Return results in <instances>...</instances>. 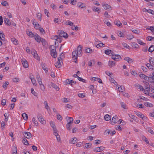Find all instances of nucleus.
<instances>
[{"instance_id":"obj_1","label":"nucleus","mask_w":154,"mask_h":154,"mask_svg":"<svg viewBox=\"0 0 154 154\" xmlns=\"http://www.w3.org/2000/svg\"><path fill=\"white\" fill-rule=\"evenodd\" d=\"M50 48L51 49V56L54 58H56L57 56V53L56 52L55 47L54 46H51Z\"/></svg>"},{"instance_id":"obj_2","label":"nucleus","mask_w":154,"mask_h":154,"mask_svg":"<svg viewBox=\"0 0 154 154\" xmlns=\"http://www.w3.org/2000/svg\"><path fill=\"white\" fill-rule=\"evenodd\" d=\"M145 89H144L143 92L146 94H149V92L151 89L150 85L149 83H146L144 86Z\"/></svg>"},{"instance_id":"obj_3","label":"nucleus","mask_w":154,"mask_h":154,"mask_svg":"<svg viewBox=\"0 0 154 154\" xmlns=\"http://www.w3.org/2000/svg\"><path fill=\"white\" fill-rule=\"evenodd\" d=\"M59 36L61 37H63L66 38L68 37V34L63 30H58L57 32Z\"/></svg>"},{"instance_id":"obj_4","label":"nucleus","mask_w":154,"mask_h":154,"mask_svg":"<svg viewBox=\"0 0 154 154\" xmlns=\"http://www.w3.org/2000/svg\"><path fill=\"white\" fill-rule=\"evenodd\" d=\"M72 58L73 61L77 63L78 57L79 56V55H78L77 52H76V51H74L72 53Z\"/></svg>"},{"instance_id":"obj_5","label":"nucleus","mask_w":154,"mask_h":154,"mask_svg":"<svg viewBox=\"0 0 154 154\" xmlns=\"http://www.w3.org/2000/svg\"><path fill=\"white\" fill-rule=\"evenodd\" d=\"M37 118L39 121L42 124H45L46 123V121L43 119L42 115L41 114H39L38 115Z\"/></svg>"},{"instance_id":"obj_6","label":"nucleus","mask_w":154,"mask_h":154,"mask_svg":"<svg viewBox=\"0 0 154 154\" xmlns=\"http://www.w3.org/2000/svg\"><path fill=\"white\" fill-rule=\"evenodd\" d=\"M139 76L141 78L143 79L146 80H148L149 82H151L149 80L150 79V77H148L144 74L142 73L141 72H139Z\"/></svg>"},{"instance_id":"obj_7","label":"nucleus","mask_w":154,"mask_h":154,"mask_svg":"<svg viewBox=\"0 0 154 154\" xmlns=\"http://www.w3.org/2000/svg\"><path fill=\"white\" fill-rule=\"evenodd\" d=\"M112 58L116 61H118L121 59V57L120 55L115 54L114 53L112 56Z\"/></svg>"},{"instance_id":"obj_8","label":"nucleus","mask_w":154,"mask_h":154,"mask_svg":"<svg viewBox=\"0 0 154 154\" xmlns=\"http://www.w3.org/2000/svg\"><path fill=\"white\" fill-rule=\"evenodd\" d=\"M82 51V47L80 45H79L77 47V51H76V52H77L78 55H79V56L80 57L82 55L81 54Z\"/></svg>"},{"instance_id":"obj_9","label":"nucleus","mask_w":154,"mask_h":154,"mask_svg":"<svg viewBox=\"0 0 154 154\" xmlns=\"http://www.w3.org/2000/svg\"><path fill=\"white\" fill-rule=\"evenodd\" d=\"M22 64L23 66L25 68H27L28 67V62L25 59H23L21 60Z\"/></svg>"},{"instance_id":"obj_10","label":"nucleus","mask_w":154,"mask_h":154,"mask_svg":"<svg viewBox=\"0 0 154 154\" xmlns=\"http://www.w3.org/2000/svg\"><path fill=\"white\" fill-rule=\"evenodd\" d=\"M66 84L71 85V86L75 85L76 82L75 81H74L72 80H70L69 79H67L66 80Z\"/></svg>"},{"instance_id":"obj_11","label":"nucleus","mask_w":154,"mask_h":154,"mask_svg":"<svg viewBox=\"0 0 154 154\" xmlns=\"http://www.w3.org/2000/svg\"><path fill=\"white\" fill-rule=\"evenodd\" d=\"M24 137L27 138H30L32 137V134L30 132H25L23 134Z\"/></svg>"},{"instance_id":"obj_12","label":"nucleus","mask_w":154,"mask_h":154,"mask_svg":"<svg viewBox=\"0 0 154 154\" xmlns=\"http://www.w3.org/2000/svg\"><path fill=\"white\" fill-rule=\"evenodd\" d=\"M35 40L37 42L39 43L41 41L42 38L41 37L38 35L37 34L35 33Z\"/></svg>"},{"instance_id":"obj_13","label":"nucleus","mask_w":154,"mask_h":154,"mask_svg":"<svg viewBox=\"0 0 154 154\" xmlns=\"http://www.w3.org/2000/svg\"><path fill=\"white\" fill-rule=\"evenodd\" d=\"M105 53L108 55L110 56L114 54V52L112 51L111 50L109 49H107L105 50Z\"/></svg>"},{"instance_id":"obj_14","label":"nucleus","mask_w":154,"mask_h":154,"mask_svg":"<svg viewBox=\"0 0 154 154\" xmlns=\"http://www.w3.org/2000/svg\"><path fill=\"white\" fill-rule=\"evenodd\" d=\"M32 54L35 58H36L38 60H40V57L38 56V54L36 51L32 52Z\"/></svg>"},{"instance_id":"obj_15","label":"nucleus","mask_w":154,"mask_h":154,"mask_svg":"<svg viewBox=\"0 0 154 154\" xmlns=\"http://www.w3.org/2000/svg\"><path fill=\"white\" fill-rule=\"evenodd\" d=\"M62 60L61 61L58 60L57 63H56L55 66L56 68H60L62 66V63H63Z\"/></svg>"},{"instance_id":"obj_16","label":"nucleus","mask_w":154,"mask_h":154,"mask_svg":"<svg viewBox=\"0 0 154 154\" xmlns=\"http://www.w3.org/2000/svg\"><path fill=\"white\" fill-rule=\"evenodd\" d=\"M4 20L5 23L8 26H10L11 24L10 21L8 18L6 17H4Z\"/></svg>"},{"instance_id":"obj_17","label":"nucleus","mask_w":154,"mask_h":154,"mask_svg":"<svg viewBox=\"0 0 154 154\" xmlns=\"http://www.w3.org/2000/svg\"><path fill=\"white\" fill-rule=\"evenodd\" d=\"M77 6L80 8H83L85 7V5L82 2H78L77 4Z\"/></svg>"},{"instance_id":"obj_18","label":"nucleus","mask_w":154,"mask_h":154,"mask_svg":"<svg viewBox=\"0 0 154 154\" xmlns=\"http://www.w3.org/2000/svg\"><path fill=\"white\" fill-rule=\"evenodd\" d=\"M92 9L94 11L98 12V13L100 12V9L95 6H94L92 8Z\"/></svg>"},{"instance_id":"obj_19","label":"nucleus","mask_w":154,"mask_h":154,"mask_svg":"<svg viewBox=\"0 0 154 154\" xmlns=\"http://www.w3.org/2000/svg\"><path fill=\"white\" fill-rule=\"evenodd\" d=\"M77 140V139L76 137H74L72 138L69 140V143L74 144L76 142Z\"/></svg>"},{"instance_id":"obj_20","label":"nucleus","mask_w":154,"mask_h":154,"mask_svg":"<svg viewBox=\"0 0 154 154\" xmlns=\"http://www.w3.org/2000/svg\"><path fill=\"white\" fill-rule=\"evenodd\" d=\"M117 118V116H115L113 117L112 120V125L115 124L116 123V121H117V120H116V119Z\"/></svg>"},{"instance_id":"obj_21","label":"nucleus","mask_w":154,"mask_h":154,"mask_svg":"<svg viewBox=\"0 0 154 154\" xmlns=\"http://www.w3.org/2000/svg\"><path fill=\"white\" fill-rule=\"evenodd\" d=\"M116 63L115 61H109L108 62V65L110 67H112L115 65Z\"/></svg>"},{"instance_id":"obj_22","label":"nucleus","mask_w":154,"mask_h":154,"mask_svg":"<svg viewBox=\"0 0 154 154\" xmlns=\"http://www.w3.org/2000/svg\"><path fill=\"white\" fill-rule=\"evenodd\" d=\"M102 6L104 8V9L105 10L107 9H110L111 8V7L109 5L107 4H102Z\"/></svg>"},{"instance_id":"obj_23","label":"nucleus","mask_w":154,"mask_h":154,"mask_svg":"<svg viewBox=\"0 0 154 154\" xmlns=\"http://www.w3.org/2000/svg\"><path fill=\"white\" fill-rule=\"evenodd\" d=\"M11 40L14 45H17L18 44V40L16 39L15 38H11Z\"/></svg>"},{"instance_id":"obj_24","label":"nucleus","mask_w":154,"mask_h":154,"mask_svg":"<svg viewBox=\"0 0 154 154\" xmlns=\"http://www.w3.org/2000/svg\"><path fill=\"white\" fill-rule=\"evenodd\" d=\"M32 23L34 26V28L36 29H39L40 27L41 26L38 23H35V22H33Z\"/></svg>"},{"instance_id":"obj_25","label":"nucleus","mask_w":154,"mask_h":154,"mask_svg":"<svg viewBox=\"0 0 154 154\" xmlns=\"http://www.w3.org/2000/svg\"><path fill=\"white\" fill-rule=\"evenodd\" d=\"M5 35L0 31V38L3 41L5 40Z\"/></svg>"},{"instance_id":"obj_26","label":"nucleus","mask_w":154,"mask_h":154,"mask_svg":"<svg viewBox=\"0 0 154 154\" xmlns=\"http://www.w3.org/2000/svg\"><path fill=\"white\" fill-rule=\"evenodd\" d=\"M124 60L127 61L129 63L133 62V60L128 57H126L124 58Z\"/></svg>"},{"instance_id":"obj_27","label":"nucleus","mask_w":154,"mask_h":154,"mask_svg":"<svg viewBox=\"0 0 154 154\" xmlns=\"http://www.w3.org/2000/svg\"><path fill=\"white\" fill-rule=\"evenodd\" d=\"M131 46L132 47L135 48H138L139 46L135 42H132L131 43Z\"/></svg>"},{"instance_id":"obj_28","label":"nucleus","mask_w":154,"mask_h":154,"mask_svg":"<svg viewBox=\"0 0 154 154\" xmlns=\"http://www.w3.org/2000/svg\"><path fill=\"white\" fill-rule=\"evenodd\" d=\"M144 105L147 107H152L153 106V105L148 102H146L144 103Z\"/></svg>"},{"instance_id":"obj_29","label":"nucleus","mask_w":154,"mask_h":154,"mask_svg":"<svg viewBox=\"0 0 154 154\" xmlns=\"http://www.w3.org/2000/svg\"><path fill=\"white\" fill-rule=\"evenodd\" d=\"M23 143L26 145H29L27 140L26 138H24L22 140Z\"/></svg>"},{"instance_id":"obj_30","label":"nucleus","mask_w":154,"mask_h":154,"mask_svg":"<svg viewBox=\"0 0 154 154\" xmlns=\"http://www.w3.org/2000/svg\"><path fill=\"white\" fill-rule=\"evenodd\" d=\"M27 34L29 37L31 38L35 37V34H33L32 32H29L27 33Z\"/></svg>"},{"instance_id":"obj_31","label":"nucleus","mask_w":154,"mask_h":154,"mask_svg":"<svg viewBox=\"0 0 154 154\" xmlns=\"http://www.w3.org/2000/svg\"><path fill=\"white\" fill-rule=\"evenodd\" d=\"M120 104L121 107L124 109H127V107L126 106V104L124 103L121 102Z\"/></svg>"},{"instance_id":"obj_32","label":"nucleus","mask_w":154,"mask_h":154,"mask_svg":"<svg viewBox=\"0 0 154 154\" xmlns=\"http://www.w3.org/2000/svg\"><path fill=\"white\" fill-rule=\"evenodd\" d=\"M51 85L52 87L54 88L57 91H58L59 90V88L58 87V86L57 85H56L55 84L52 83Z\"/></svg>"},{"instance_id":"obj_33","label":"nucleus","mask_w":154,"mask_h":154,"mask_svg":"<svg viewBox=\"0 0 154 154\" xmlns=\"http://www.w3.org/2000/svg\"><path fill=\"white\" fill-rule=\"evenodd\" d=\"M22 116L23 118V119H24L25 120H27L28 117L26 113H24L22 115Z\"/></svg>"},{"instance_id":"obj_34","label":"nucleus","mask_w":154,"mask_h":154,"mask_svg":"<svg viewBox=\"0 0 154 154\" xmlns=\"http://www.w3.org/2000/svg\"><path fill=\"white\" fill-rule=\"evenodd\" d=\"M32 121L34 125L36 126H37L38 125V123L36 120L35 119V118L33 117L32 119Z\"/></svg>"},{"instance_id":"obj_35","label":"nucleus","mask_w":154,"mask_h":154,"mask_svg":"<svg viewBox=\"0 0 154 154\" xmlns=\"http://www.w3.org/2000/svg\"><path fill=\"white\" fill-rule=\"evenodd\" d=\"M142 139L143 140L145 141L147 144L149 143V142L147 138L144 135H143L142 136Z\"/></svg>"},{"instance_id":"obj_36","label":"nucleus","mask_w":154,"mask_h":154,"mask_svg":"<svg viewBox=\"0 0 154 154\" xmlns=\"http://www.w3.org/2000/svg\"><path fill=\"white\" fill-rule=\"evenodd\" d=\"M9 84V83L8 82H5V83L3 84L2 85L3 88L5 89H6L7 86H8Z\"/></svg>"},{"instance_id":"obj_37","label":"nucleus","mask_w":154,"mask_h":154,"mask_svg":"<svg viewBox=\"0 0 154 154\" xmlns=\"http://www.w3.org/2000/svg\"><path fill=\"white\" fill-rule=\"evenodd\" d=\"M126 37L128 40H131L134 37V35H128L126 36Z\"/></svg>"},{"instance_id":"obj_38","label":"nucleus","mask_w":154,"mask_h":154,"mask_svg":"<svg viewBox=\"0 0 154 154\" xmlns=\"http://www.w3.org/2000/svg\"><path fill=\"white\" fill-rule=\"evenodd\" d=\"M154 51V45H152L148 49V51L149 52H152Z\"/></svg>"},{"instance_id":"obj_39","label":"nucleus","mask_w":154,"mask_h":154,"mask_svg":"<svg viewBox=\"0 0 154 154\" xmlns=\"http://www.w3.org/2000/svg\"><path fill=\"white\" fill-rule=\"evenodd\" d=\"M105 120L106 121H108L111 119V117L108 114L106 115L104 117Z\"/></svg>"},{"instance_id":"obj_40","label":"nucleus","mask_w":154,"mask_h":154,"mask_svg":"<svg viewBox=\"0 0 154 154\" xmlns=\"http://www.w3.org/2000/svg\"><path fill=\"white\" fill-rule=\"evenodd\" d=\"M115 23L118 26H120L122 25V23L119 21L117 20H115Z\"/></svg>"},{"instance_id":"obj_41","label":"nucleus","mask_w":154,"mask_h":154,"mask_svg":"<svg viewBox=\"0 0 154 154\" xmlns=\"http://www.w3.org/2000/svg\"><path fill=\"white\" fill-rule=\"evenodd\" d=\"M37 17L39 20H42V14L40 13H38L37 14Z\"/></svg>"},{"instance_id":"obj_42","label":"nucleus","mask_w":154,"mask_h":154,"mask_svg":"<svg viewBox=\"0 0 154 154\" xmlns=\"http://www.w3.org/2000/svg\"><path fill=\"white\" fill-rule=\"evenodd\" d=\"M104 23H105L108 26H110L111 25V23L107 19H104Z\"/></svg>"},{"instance_id":"obj_43","label":"nucleus","mask_w":154,"mask_h":154,"mask_svg":"<svg viewBox=\"0 0 154 154\" xmlns=\"http://www.w3.org/2000/svg\"><path fill=\"white\" fill-rule=\"evenodd\" d=\"M42 69L47 72L48 71V69L47 68L45 67V65L44 63L42 64Z\"/></svg>"},{"instance_id":"obj_44","label":"nucleus","mask_w":154,"mask_h":154,"mask_svg":"<svg viewBox=\"0 0 154 154\" xmlns=\"http://www.w3.org/2000/svg\"><path fill=\"white\" fill-rule=\"evenodd\" d=\"M93 63V64H94L95 63V61L94 60H91L88 62V66H91Z\"/></svg>"},{"instance_id":"obj_45","label":"nucleus","mask_w":154,"mask_h":154,"mask_svg":"<svg viewBox=\"0 0 154 154\" xmlns=\"http://www.w3.org/2000/svg\"><path fill=\"white\" fill-rule=\"evenodd\" d=\"M31 93L33 94V95L35 96H37L38 94L35 91H34V89L33 88H32L31 89Z\"/></svg>"},{"instance_id":"obj_46","label":"nucleus","mask_w":154,"mask_h":154,"mask_svg":"<svg viewBox=\"0 0 154 154\" xmlns=\"http://www.w3.org/2000/svg\"><path fill=\"white\" fill-rule=\"evenodd\" d=\"M149 60L151 64L154 65V58L150 57Z\"/></svg>"},{"instance_id":"obj_47","label":"nucleus","mask_w":154,"mask_h":154,"mask_svg":"<svg viewBox=\"0 0 154 154\" xmlns=\"http://www.w3.org/2000/svg\"><path fill=\"white\" fill-rule=\"evenodd\" d=\"M66 119L67 122H68V121H70L73 123V119L72 117H66Z\"/></svg>"},{"instance_id":"obj_48","label":"nucleus","mask_w":154,"mask_h":154,"mask_svg":"<svg viewBox=\"0 0 154 154\" xmlns=\"http://www.w3.org/2000/svg\"><path fill=\"white\" fill-rule=\"evenodd\" d=\"M118 35L120 37H123L124 36V34L123 33V32L121 31L118 32Z\"/></svg>"},{"instance_id":"obj_49","label":"nucleus","mask_w":154,"mask_h":154,"mask_svg":"<svg viewBox=\"0 0 154 154\" xmlns=\"http://www.w3.org/2000/svg\"><path fill=\"white\" fill-rule=\"evenodd\" d=\"M73 23L70 21V20H67L65 24L66 25H69L70 26H72L73 25Z\"/></svg>"},{"instance_id":"obj_50","label":"nucleus","mask_w":154,"mask_h":154,"mask_svg":"<svg viewBox=\"0 0 154 154\" xmlns=\"http://www.w3.org/2000/svg\"><path fill=\"white\" fill-rule=\"evenodd\" d=\"M92 146V144L90 143H87L86 144V145L85 146V148H89Z\"/></svg>"},{"instance_id":"obj_51","label":"nucleus","mask_w":154,"mask_h":154,"mask_svg":"<svg viewBox=\"0 0 154 154\" xmlns=\"http://www.w3.org/2000/svg\"><path fill=\"white\" fill-rule=\"evenodd\" d=\"M13 150L14 151L12 153V154H17V148L15 146L13 147Z\"/></svg>"},{"instance_id":"obj_52","label":"nucleus","mask_w":154,"mask_h":154,"mask_svg":"<svg viewBox=\"0 0 154 154\" xmlns=\"http://www.w3.org/2000/svg\"><path fill=\"white\" fill-rule=\"evenodd\" d=\"M44 104L45 105V109H50V107H49V106L48 105V103H47V101H44Z\"/></svg>"},{"instance_id":"obj_53","label":"nucleus","mask_w":154,"mask_h":154,"mask_svg":"<svg viewBox=\"0 0 154 154\" xmlns=\"http://www.w3.org/2000/svg\"><path fill=\"white\" fill-rule=\"evenodd\" d=\"M86 52L87 53H91L92 52V51L91 49L88 48L86 49Z\"/></svg>"},{"instance_id":"obj_54","label":"nucleus","mask_w":154,"mask_h":154,"mask_svg":"<svg viewBox=\"0 0 154 154\" xmlns=\"http://www.w3.org/2000/svg\"><path fill=\"white\" fill-rule=\"evenodd\" d=\"M136 106L140 108H144L145 107L142 104H137L136 105Z\"/></svg>"},{"instance_id":"obj_55","label":"nucleus","mask_w":154,"mask_h":154,"mask_svg":"<svg viewBox=\"0 0 154 154\" xmlns=\"http://www.w3.org/2000/svg\"><path fill=\"white\" fill-rule=\"evenodd\" d=\"M137 42L139 44L143 45H145V43L143 42L142 40L140 39H137Z\"/></svg>"},{"instance_id":"obj_56","label":"nucleus","mask_w":154,"mask_h":154,"mask_svg":"<svg viewBox=\"0 0 154 154\" xmlns=\"http://www.w3.org/2000/svg\"><path fill=\"white\" fill-rule=\"evenodd\" d=\"M104 46V45L103 44V43H100L98 44L97 45L96 47L97 48H98L100 47H103Z\"/></svg>"},{"instance_id":"obj_57","label":"nucleus","mask_w":154,"mask_h":154,"mask_svg":"<svg viewBox=\"0 0 154 154\" xmlns=\"http://www.w3.org/2000/svg\"><path fill=\"white\" fill-rule=\"evenodd\" d=\"M94 151L95 152H101L99 147L95 148L94 149Z\"/></svg>"},{"instance_id":"obj_58","label":"nucleus","mask_w":154,"mask_h":154,"mask_svg":"<svg viewBox=\"0 0 154 154\" xmlns=\"http://www.w3.org/2000/svg\"><path fill=\"white\" fill-rule=\"evenodd\" d=\"M32 81V82L33 84L34 85H36V80L34 78H32V79H31Z\"/></svg>"},{"instance_id":"obj_59","label":"nucleus","mask_w":154,"mask_h":154,"mask_svg":"<svg viewBox=\"0 0 154 154\" xmlns=\"http://www.w3.org/2000/svg\"><path fill=\"white\" fill-rule=\"evenodd\" d=\"M39 29L41 33L42 34H44L45 33V31L43 28L40 27Z\"/></svg>"},{"instance_id":"obj_60","label":"nucleus","mask_w":154,"mask_h":154,"mask_svg":"<svg viewBox=\"0 0 154 154\" xmlns=\"http://www.w3.org/2000/svg\"><path fill=\"white\" fill-rule=\"evenodd\" d=\"M122 45L124 47L127 48H129V46L126 43L123 42L122 43Z\"/></svg>"},{"instance_id":"obj_61","label":"nucleus","mask_w":154,"mask_h":154,"mask_svg":"<svg viewBox=\"0 0 154 154\" xmlns=\"http://www.w3.org/2000/svg\"><path fill=\"white\" fill-rule=\"evenodd\" d=\"M71 29L73 30L77 31L78 30V27L77 26H75V25H74L72 27Z\"/></svg>"},{"instance_id":"obj_62","label":"nucleus","mask_w":154,"mask_h":154,"mask_svg":"<svg viewBox=\"0 0 154 154\" xmlns=\"http://www.w3.org/2000/svg\"><path fill=\"white\" fill-rule=\"evenodd\" d=\"M53 129V131H54V135H57V134H58L57 133V130L56 129V128H55L54 129Z\"/></svg>"},{"instance_id":"obj_63","label":"nucleus","mask_w":154,"mask_h":154,"mask_svg":"<svg viewBox=\"0 0 154 154\" xmlns=\"http://www.w3.org/2000/svg\"><path fill=\"white\" fill-rule=\"evenodd\" d=\"M78 96L81 98H83L85 97V95L83 93H79L78 94Z\"/></svg>"},{"instance_id":"obj_64","label":"nucleus","mask_w":154,"mask_h":154,"mask_svg":"<svg viewBox=\"0 0 154 154\" xmlns=\"http://www.w3.org/2000/svg\"><path fill=\"white\" fill-rule=\"evenodd\" d=\"M71 0V2L70 3L73 5H75L76 3L77 2L76 0Z\"/></svg>"}]
</instances>
